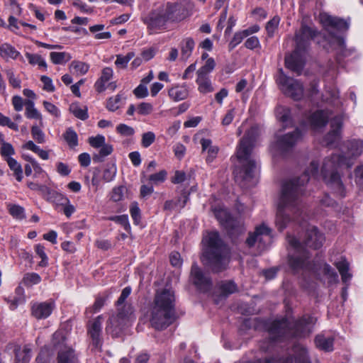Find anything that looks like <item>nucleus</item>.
<instances>
[{"label": "nucleus", "instance_id": "1", "mask_svg": "<svg viewBox=\"0 0 363 363\" xmlns=\"http://www.w3.org/2000/svg\"><path fill=\"white\" fill-rule=\"evenodd\" d=\"M318 162L312 161L301 177L283 182L276 217V225L279 230H284L291 220L299 224L306 220V215L302 201L304 186L311 176L318 174Z\"/></svg>", "mask_w": 363, "mask_h": 363}, {"label": "nucleus", "instance_id": "2", "mask_svg": "<svg viewBox=\"0 0 363 363\" xmlns=\"http://www.w3.org/2000/svg\"><path fill=\"white\" fill-rule=\"evenodd\" d=\"M347 152L345 155L333 154L326 157L321 167V174L327 184L340 197L345 196V187L340 176L336 172L338 167L346 166L350 168L353 164V160L363 152V141L352 140L347 143Z\"/></svg>", "mask_w": 363, "mask_h": 363}, {"label": "nucleus", "instance_id": "3", "mask_svg": "<svg viewBox=\"0 0 363 363\" xmlns=\"http://www.w3.org/2000/svg\"><path fill=\"white\" fill-rule=\"evenodd\" d=\"M260 134L261 128L258 125L252 126L240 140L237 147L236 157L241 166L235 169L234 174L236 182L240 184L248 182L254 178L257 164L251 155L257 138Z\"/></svg>", "mask_w": 363, "mask_h": 363}, {"label": "nucleus", "instance_id": "4", "mask_svg": "<svg viewBox=\"0 0 363 363\" xmlns=\"http://www.w3.org/2000/svg\"><path fill=\"white\" fill-rule=\"evenodd\" d=\"M175 296L171 289H162L155 294L149 310V321L155 330L167 328L175 320Z\"/></svg>", "mask_w": 363, "mask_h": 363}, {"label": "nucleus", "instance_id": "5", "mask_svg": "<svg viewBox=\"0 0 363 363\" xmlns=\"http://www.w3.org/2000/svg\"><path fill=\"white\" fill-rule=\"evenodd\" d=\"M189 16V11L182 3L167 2L152 9L143 18L151 32L167 28L168 23H179Z\"/></svg>", "mask_w": 363, "mask_h": 363}, {"label": "nucleus", "instance_id": "6", "mask_svg": "<svg viewBox=\"0 0 363 363\" xmlns=\"http://www.w3.org/2000/svg\"><path fill=\"white\" fill-rule=\"evenodd\" d=\"M316 318L304 315L300 319L291 322L286 318L273 321L268 330L272 340L281 338L305 337L312 332L311 327L315 324Z\"/></svg>", "mask_w": 363, "mask_h": 363}, {"label": "nucleus", "instance_id": "7", "mask_svg": "<svg viewBox=\"0 0 363 363\" xmlns=\"http://www.w3.org/2000/svg\"><path fill=\"white\" fill-rule=\"evenodd\" d=\"M203 241L206 244L203 256L208 261V265L215 272L225 269L230 260V251L219 234L217 232H211Z\"/></svg>", "mask_w": 363, "mask_h": 363}, {"label": "nucleus", "instance_id": "8", "mask_svg": "<svg viewBox=\"0 0 363 363\" xmlns=\"http://www.w3.org/2000/svg\"><path fill=\"white\" fill-rule=\"evenodd\" d=\"M320 20L323 26L328 33L330 38L328 39L329 43L335 50L338 57L349 56L351 54V50L346 48L344 38L331 31V28L337 30H347L349 28V23L342 18L330 16L327 13H320Z\"/></svg>", "mask_w": 363, "mask_h": 363}, {"label": "nucleus", "instance_id": "9", "mask_svg": "<svg viewBox=\"0 0 363 363\" xmlns=\"http://www.w3.org/2000/svg\"><path fill=\"white\" fill-rule=\"evenodd\" d=\"M287 239L290 246L294 250V252L289 255V264L290 267L294 272H298L300 269L311 270V267L308 262V252L296 238L288 236Z\"/></svg>", "mask_w": 363, "mask_h": 363}, {"label": "nucleus", "instance_id": "10", "mask_svg": "<svg viewBox=\"0 0 363 363\" xmlns=\"http://www.w3.org/2000/svg\"><path fill=\"white\" fill-rule=\"evenodd\" d=\"M212 210L217 220L231 237H237L245 231L243 221L233 218L225 208L215 207Z\"/></svg>", "mask_w": 363, "mask_h": 363}, {"label": "nucleus", "instance_id": "11", "mask_svg": "<svg viewBox=\"0 0 363 363\" xmlns=\"http://www.w3.org/2000/svg\"><path fill=\"white\" fill-rule=\"evenodd\" d=\"M133 307L131 304H124L116 315H112L107 323L106 332L112 335H117L123 327L133 317Z\"/></svg>", "mask_w": 363, "mask_h": 363}, {"label": "nucleus", "instance_id": "12", "mask_svg": "<svg viewBox=\"0 0 363 363\" xmlns=\"http://www.w3.org/2000/svg\"><path fill=\"white\" fill-rule=\"evenodd\" d=\"M276 82L282 92L294 100H299L303 95V85L297 80L284 74L283 70H279Z\"/></svg>", "mask_w": 363, "mask_h": 363}, {"label": "nucleus", "instance_id": "13", "mask_svg": "<svg viewBox=\"0 0 363 363\" xmlns=\"http://www.w3.org/2000/svg\"><path fill=\"white\" fill-rule=\"evenodd\" d=\"M67 337L68 330L65 328H60L54 333L52 345L57 356L53 363H68Z\"/></svg>", "mask_w": 363, "mask_h": 363}, {"label": "nucleus", "instance_id": "14", "mask_svg": "<svg viewBox=\"0 0 363 363\" xmlns=\"http://www.w3.org/2000/svg\"><path fill=\"white\" fill-rule=\"evenodd\" d=\"M272 240L271 229L264 223L257 226L254 232L249 233L245 243L249 247L257 245L259 248H264Z\"/></svg>", "mask_w": 363, "mask_h": 363}, {"label": "nucleus", "instance_id": "15", "mask_svg": "<svg viewBox=\"0 0 363 363\" xmlns=\"http://www.w3.org/2000/svg\"><path fill=\"white\" fill-rule=\"evenodd\" d=\"M301 137V133L296 128L293 133H287L279 138L272 146V148L283 154L291 150L296 144Z\"/></svg>", "mask_w": 363, "mask_h": 363}, {"label": "nucleus", "instance_id": "16", "mask_svg": "<svg viewBox=\"0 0 363 363\" xmlns=\"http://www.w3.org/2000/svg\"><path fill=\"white\" fill-rule=\"evenodd\" d=\"M191 279L194 284L199 290L203 292H207L211 290L212 282L208 277L203 274L199 266L194 263L191 266Z\"/></svg>", "mask_w": 363, "mask_h": 363}, {"label": "nucleus", "instance_id": "17", "mask_svg": "<svg viewBox=\"0 0 363 363\" xmlns=\"http://www.w3.org/2000/svg\"><path fill=\"white\" fill-rule=\"evenodd\" d=\"M103 320V316L99 315L88 325V334L91 339V345L94 349L97 350H99L102 345L101 334Z\"/></svg>", "mask_w": 363, "mask_h": 363}, {"label": "nucleus", "instance_id": "18", "mask_svg": "<svg viewBox=\"0 0 363 363\" xmlns=\"http://www.w3.org/2000/svg\"><path fill=\"white\" fill-rule=\"evenodd\" d=\"M316 35L317 31L314 28L303 24L301 29L296 33V48L304 50Z\"/></svg>", "mask_w": 363, "mask_h": 363}, {"label": "nucleus", "instance_id": "19", "mask_svg": "<svg viewBox=\"0 0 363 363\" xmlns=\"http://www.w3.org/2000/svg\"><path fill=\"white\" fill-rule=\"evenodd\" d=\"M325 241V237L315 226H309L306 233L304 244L313 249L320 248Z\"/></svg>", "mask_w": 363, "mask_h": 363}, {"label": "nucleus", "instance_id": "20", "mask_svg": "<svg viewBox=\"0 0 363 363\" xmlns=\"http://www.w3.org/2000/svg\"><path fill=\"white\" fill-rule=\"evenodd\" d=\"M343 116H337L332 119L330 123L332 130L325 136L324 138V143L326 145H333L339 140Z\"/></svg>", "mask_w": 363, "mask_h": 363}, {"label": "nucleus", "instance_id": "21", "mask_svg": "<svg viewBox=\"0 0 363 363\" xmlns=\"http://www.w3.org/2000/svg\"><path fill=\"white\" fill-rule=\"evenodd\" d=\"M54 304L50 302L35 303L32 306L31 314L37 319H45L50 315Z\"/></svg>", "mask_w": 363, "mask_h": 363}, {"label": "nucleus", "instance_id": "22", "mask_svg": "<svg viewBox=\"0 0 363 363\" xmlns=\"http://www.w3.org/2000/svg\"><path fill=\"white\" fill-rule=\"evenodd\" d=\"M335 265L341 275L342 281L346 285L342 291V296H345L347 293V286L352 277V274L349 272L350 264L346 259L341 258L340 261L335 263Z\"/></svg>", "mask_w": 363, "mask_h": 363}, {"label": "nucleus", "instance_id": "23", "mask_svg": "<svg viewBox=\"0 0 363 363\" xmlns=\"http://www.w3.org/2000/svg\"><path fill=\"white\" fill-rule=\"evenodd\" d=\"M301 50H302L296 48L291 55L286 57L285 58L286 67L298 74L301 73L303 67V62L299 57V54Z\"/></svg>", "mask_w": 363, "mask_h": 363}, {"label": "nucleus", "instance_id": "24", "mask_svg": "<svg viewBox=\"0 0 363 363\" xmlns=\"http://www.w3.org/2000/svg\"><path fill=\"white\" fill-rule=\"evenodd\" d=\"M8 350L13 349L16 355V363H28L31 357V350L26 345L23 348L13 344L7 345Z\"/></svg>", "mask_w": 363, "mask_h": 363}, {"label": "nucleus", "instance_id": "25", "mask_svg": "<svg viewBox=\"0 0 363 363\" xmlns=\"http://www.w3.org/2000/svg\"><path fill=\"white\" fill-rule=\"evenodd\" d=\"M329 118L328 112L326 111H317L309 117V123L313 129L324 127Z\"/></svg>", "mask_w": 363, "mask_h": 363}, {"label": "nucleus", "instance_id": "26", "mask_svg": "<svg viewBox=\"0 0 363 363\" xmlns=\"http://www.w3.org/2000/svg\"><path fill=\"white\" fill-rule=\"evenodd\" d=\"M189 199V194L184 193L181 196L177 198L175 200H167L164 202V211H180L186 204Z\"/></svg>", "mask_w": 363, "mask_h": 363}, {"label": "nucleus", "instance_id": "27", "mask_svg": "<svg viewBox=\"0 0 363 363\" xmlns=\"http://www.w3.org/2000/svg\"><path fill=\"white\" fill-rule=\"evenodd\" d=\"M113 69L106 67L101 71V77L97 79L94 84V88L96 91L102 92L106 89V84L113 77Z\"/></svg>", "mask_w": 363, "mask_h": 363}, {"label": "nucleus", "instance_id": "28", "mask_svg": "<svg viewBox=\"0 0 363 363\" xmlns=\"http://www.w3.org/2000/svg\"><path fill=\"white\" fill-rule=\"evenodd\" d=\"M317 348L325 352H332L333 350L334 337L332 336L326 337L323 334L317 335L314 340Z\"/></svg>", "mask_w": 363, "mask_h": 363}, {"label": "nucleus", "instance_id": "29", "mask_svg": "<svg viewBox=\"0 0 363 363\" xmlns=\"http://www.w3.org/2000/svg\"><path fill=\"white\" fill-rule=\"evenodd\" d=\"M169 96L174 101H179L186 99L189 94V91L186 84L182 86L177 85L169 89Z\"/></svg>", "mask_w": 363, "mask_h": 363}, {"label": "nucleus", "instance_id": "30", "mask_svg": "<svg viewBox=\"0 0 363 363\" xmlns=\"http://www.w3.org/2000/svg\"><path fill=\"white\" fill-rule=\"evenodd\" d=\"M44 197H45L47 200L53 202L57 205L62 206L63 212L65 215L68 217V206L64 203L66 199L64 198L62 194L48 188V191H46Z\"/></svg>", "mask_w": 363, "mask_h": 363}, {"label": "nucleus", "instance_id": "31", "mask_svg": "<svg viewBox=\"0 0 363 363\" xmlns=\"http://www.w3.org/2000/svg\"><path fill=\"white\" fill-rule=\"evenodd\" d=\"M196 83L198 86V91L202 94L211 93L214 91L210 77L196 75Z\"/></svg>", "mask_w": 363, "mask_h": 363}, {"label": "nucleus", "instance_id": "32", "mask_svg": "<svg viewBox=\"0 0 363 363\" xmlns=\"http://www.w3.org/2000/svg\"><path fill=\"white\" fill-rule=\"evenodd\" d=\"M276 116L277 119L282 123L284 128L290 127L293 125L291 118L289 108L285 106H278L276 108Z\"/></svg>", "mask_w": 363, "mask_h": 363}, {"label": "nucleus", "instance_id": "33", "mask_svg": "<svg viewBox=\"0 0 363 363\" xmlns=\"http://www.w3.org/2000/svg\"><path fill=\"white\" fill-rule=\"evenodd\" d=\"M0 56L8 61L9 59L16 60L21 57V53L11 45L3 43L0 44Z\"/></svg>", "mask_w": 363, "mask_h": 363}, {"label": "nucleus", "instance_id": "34", "mask_svg": "<svg viewBox=\"0 0 363 363\" xmlns=\"http://www.w3.org/2000/svg\"><path fill=\"white\" fill-rule=\"evenodd\" d=\"M195 42L192 38H184L180 45L181 47V59L186 60L191 55L194 49Z\"/></svg>", "mask_w": 363, "mask_h": 363}, {"label": "nucleus", "instance_id": "35", "mask_svg": "<svg viewBox=\"0 0 363 363\" xmlns=\"http://www.w3.org/2000/svg\"><path fill=\"white\" fill-rule=\"evenodd\" d=\"M69 111L82 121H85L89 117L87 107L79 103H72L69 105Z\"/></svg>", "mask_w": 363, "mask_h": 363}, {"label": "nucleus", "instance_id": "36", "mask_svg": "<svg viewBox=\"0 0 363 363\" xmlns=\"http://www.w3.org/2000/svg\"><path fill=\"white\" fill-rule=\"evenodd\" d=\"M216 65L213 58H208L204 64L196 71V75L210 77V74L213 71Z\"/></svg>", "mask_w": 363, "mask_h": 363}, {"label": "nucleus", "instance_id": "37", "mask_svg": "<svg viewBox=\"0 0 363 363\" xmlns=\"http://www.w3.org/2000/svg\"><path fill=\"white\" fill-rule=\"evenodd\" d=\"M26 111L25 115L29 119L42 120L41 114L35 108L34 102L31 100L25 101Z\"/></svg>", "mask_w": 363, "mask_h": 363}, {"label": "nucleus", "instance_id": "38", "mask_svg": "<svg viewBox=\"0 0 363 363\" xmlns=\"http://www.w3.org/2000/svg\"><path fill=\"white\" fill-rule=\"evenodd\" d=\"M100 150L98 153H94L93 155V160L95 162H101L108 155H111L113 152V147L109 144H104L99 147Z\"/></svg>", "mask_w": 363, "mask_h": 363}, {"label": "nucleus", "instance_id": "39", "mask_svg": "<svg viewBox=\"0 0 363 363\" xmlns=\"http://www.w3.org/2000/svg\"><path fill=\"white\" fill-rule=\"evenodd\" d=\"M135 57V53L130 52L125 55H116V60L115 61V65L116 68L120 69H124L127 67L129 62Z\"/></svg>", "mask_w": 363, "mask_h": 363}, {"label": "nucleus", "instance_id": "40", "mask_svg": "<svg viewBox=\"0 0 363 363\" xmlns=\"http://www.w3.org/2000/svg\"><path fill=\"white\" fill-rule=\"evenodd\" d=\"M294 352L296 354V363H310L308 359V351L303 345L297 344L294 347Z\"/></svg>", "mask_w": 363, "mask_h": 363}, {"label": "nucleus", "instance_id": "41", "mask_svg": "<svg viewBox=\"0 0 363 363\" xmlns=\"http://www.w3.org/2000/svg\"><path fill=\"white\" fill-rule=\"evenodd\" d=\"M6 162L8 163L10 169L13 171V173L16 177V179L18 182H21L23 178V171L21 168V165L13 158L8 157L6 158Z\"/></svg>", "mask_w": 363, "mask_h": 363}, {"label": "nucleus", "instance_id": "42", "mask_svg": "<svg viewBox=\"0 0 363 363\" xmlns=\"http://www.w3.org/2000/svg\"><path fill=\"white\" fill-rule=\"evenodd\" d=\"M26 57H27L29 63L32 65H38L40 68H43L46 69L47 64L46 62L41 56L35 54H30L29 52L26 53Z\"/></svg>", "mask_w": 363, "mask_h": 363}, {"label": "nucleus", "instance_id": "43", "mask_svg": "<svg viewBox=\"0 0 363 363\" xmlns=\"http://www.w3.org/2000/svg\"><path fill=\"white\" fill-rule=\"evenodd\" d=\"M71 67L74 69V73L77 75L85 74L89 69V65L84 62L74 60L72 62Z\"/></svg>", "mask_w": 363, "mask_h": 363}, {"label": "nucleus", "instance_id": "44", "mask_svg": "<svg viewBox=\"0 0 363 363\" xmlns=\"http://www.w3.org/2000/svg\"><path fill=\"white\" fill-rule=\"evenodd\" d=\"M8 210L9 213L16 219L21 220L26 217L24 208L19 205L9 204Z\"/></svg>", "mask_w": 363, "mask_h": 363}, {"label": "nucleus", "instance_id": "45", "mask_svg": "<svg viewBox=\"0 0 363 363\" xmlns=\"http://www.w3.org/2000/svg\"><path fill=\"white\" fill-rule=\"evenodd\" d=\"M52 352L47 347H43L38 357H36V361L38 363H50L52 361Z\"/></svg>", "mask_w": 363, "mask_h": 363}, {"label": "nucleus", "instance_id": "46", "mask_svg": "<svg viewBox=\"0 0 363 363\" xmlns=\"http://www.w3.org/2000/svg\"><path fill=\"white\" fill-rule=\"evenodd\" d=\"M41 281V277L37 273H26L23 279V283L25 286H31Z\"/></svg>", "mask_w": 363, "mask_h": 363}, {"label": "nucleus", "instance_id": "47", "mask_svg": "<svg viewBox=\"0 0 363 363\" xmlns=\"http://www.w3.org/2000/svg\"><path fill=\"white\" fill-rule=\"evenodd\" d=\"M122 104V98L120 94L110 97L107 101L106 108L111 111L118 109Z\"/></svg>", "mask_w": 363, "mask_h": 363}, {"label": "nucleus", "instance_id": "48", "mask_svg": "<svg viewBox=\"0 0 363 363\" xmlns=\"http://www.w3.org/2000/svg\"><path fill=\"white\" fill-rule=\"evenodd\" d=\"M167 176V172L165 170H160L159 172L152 174L149 176L148 180L153 184H159L164 182Z\"/></svg>", "mask_w": 363, "mask_h": 363}, {"label": "nucleus", "instance_id": "49", "mask_svg": "<svg viewBox=\"0 0 363 363\" xmlns=\"http://www.w3.org/2000/svg\"><path fill=\"white\" fill-rule=\"evenodd\" d=\"M35 253L41 258V261L39 262L38 265L40 267H44L48 265V256L45 252V247L40 244H38L35 247Z\"/></svg>", "mask_w": 363, "mask_h": 363}, {"label": "nucleus", "instance_id": "50", "mask_svg": "<svg viewBox=\"0 0 363 363\" xmlns=\"http://www.w3.org/2000/svg\"><path fill=\"white\" fill-rule=\"evenodd\" d=\"M109 220L121 225L127 232L130 231V225L127 215L112 216L109 218Z\"/></svg>", "mask_w": 363, "mask_h": 363}, {"label": "nucleus", "instance_id": "51", "mask_svg": "<svg viewBox=\"0 0 363 363\" xmlns=\"http://www.w3.org/2000/svg\"><path fill=\"white\" fill-rule=\"evenodd\" d=\"M221 293L224 296H228L236 291L237 286L233 281L222 282L220 285Z\"/></svg>", "mask_w": 363, "mask_h": 363}, {"label": "nucleus", "instance_id": "52", "mask_svg": "<svg viewBox=\"0 0 363 363\" xmlns=\"http://www.w3.org/2000/svg\"><path fill=\"white\" fill-rule=\"evenodd\" d=\"M247 36L246 33H245L244 30L241 31L236 32L230 42L229 43V49L233 50L238 45H239L244 38Z\"/></svg>", "mask_w": 363, "mask_h": 363}, {"label": "nucleus", "instance_id": "53", "mask_svg": "<svg viewBox=\"0 0 363 363\" xmlns=\"http://www.w3.org/2000/svg\"><path fill=\"white\" fill-rule=\"evenodd\" d=\"M1 155L5 158L11 157V156L15 154V150L11 144L4 142L0 149Z\"/></svg>", "mask_w": 363, "mask_h": 363}, {"label": "nucleus", "instance_id": "54", "mask_svg": "<svg viewBox=\"0 0 363 363\" xmlns=\"http://www.w3.org/2000/svg\"><path fill=\"white\" fill-rule=\"evenodd\" d=\"M155 140V135L153 132L149 131L142 135L141 145L143 147H150Z\"/></svg>", "mask_w": 363, "mask_h": 363}, {"label": "nucleus", "instance_id": "55", "mask_svg": "<svg viewBox=\"0 0 363 363\" xmlns=\"http://www.w3.org/2000/svg\"><path fill=\"white\" fill-rule=\"evenodd\" d=\"M31 134H32L33 138L38 143H45V134L43 132V130L37 125H33L31 128Z\"/></svg>", "mask_w": 363, "mask_h": 363}, {"label": "nucleus", "instance_id": "56", "mask_svg": "<svg viewBox=\"0 0 363 363\" xmlns=\"http://www.w3.org/2000/svg\"><path fill=\"white\" fill-rule=\"evenodd\" d=\"M280 18L279 16H274L266 26V30L269 35L272 36L279 24Z\"/></svg>", "mask_w": 363, "mask_h": 363}, {"label": "nucleus", "instance_id": "57", "mask_svg": "<svg viewBox=\"0 0 363 363\" xmlns=\"http://www.w3.org/2000/svg\"><path fill=\"white\" fill-rule=\"evenodd\" d=\"M130 213L133 220L135 224L138 225L140 222V210L137 204V203H133L131 204L130 208Z\"/></svg>", "mask_w": 363, "mask_h": 363}, {"label": "nucleus", "instance_id": "58", "mask_svg": "<svg viewBox=\"0 0 363 363\" xmlns=\"http://www.w3.org/2000/svg\"><path fill=\"white\" fill-rule=\"evenodd\" d=\"M116 131L123 136H131L135 133V130L132 127L123 123H121L116 127Z\"/></svg>", "mask_w": 363, "mask_h": 363}, {"label": "nucleus", "instance_id": "59", "mask_svg": "<svg viewBox=\"0 0 363 363\" xmlns=\"http://www.w3.org/2000/svg\"><path fill=\"white\" fill-rule=\"evenodd\" d=\"M323 273L328 276L329 279H331V281H337L338 276L336 272L328 264H323Z\"/></svg>", "mask_w": 363, "mask_h": 363}, {"label": "nucleus", "instance_id": "60", "mask_svg": "<svg viewBox=\"0 0 363 363\" xmlns=\"http://www.w3.org/2000/svg\"><path fill=\"white\" fill-rule=\"evenodd\" d=\"M6 75L9 82V84L13 87L16 89L21 88V79L16 78L13 72L11 69H8L6 71Z\"/></svg>", "mask_w": 363, "mask_h": 363}, {"label": "nucleus", "instance_id": "61", "mask_svg": "<svg viewBox=\"0 0 363 363\" xmlns=\"http://www.w3.org/2000/svg\"><path fill=\"white\" fill-rule=\"evenodd\" d=\"M152 105L147 102H142L138 106V113L140 115H149L152 111Z\"/></svg>", "mask_w": 363, "mask_h": 363}, {"label": "nucleus", "instance_id": "62", "mask_svg": "<svg viewBox=\"0 0 363 363\" xmlns=\"http://www.w3.org/2000/svg\"><path fill=\"white\" fill-rule=\"evenodd\" d=\"M89 144L94 148H99L105 144V137L101 135H98L96 137H91L89 139Z\"/></svg>", "mask_w": 363, "mask_h": 363}, {"label": "nucleus", "instance_id": "63", "mask_svg": "<svg viewBox=\"0 0 363 363\" xmlns=\"http://www.w3.org/2000/svg\"><path fill=\"white\" fill-rule=\"evenodd\" d=\"M133 94L138 99H143L148 95L147 88L141 83L133 90Z\"/></svg>", "mask_w": 363, "mask_h": 363}, {"label": "nucleus", "instance_id": "64", "mask_svg": "<svg viewBox=\"0 0 363 363\" xmlns=\"http://www.w3.org/2000/svg\"><path fill=\"white\" fill-rule=\"evenodd\" d=\"M355 182L363 188V165L359 166L355 169Z\"/></svg>", "mask_w": 363, "mask_h": 363}]
</instances>
